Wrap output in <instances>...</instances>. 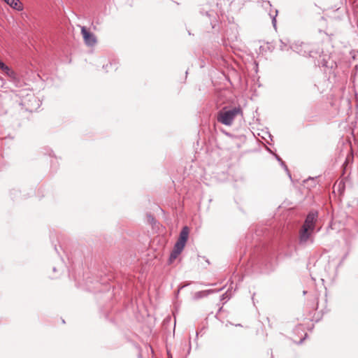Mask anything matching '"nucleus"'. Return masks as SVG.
Wrapping results in <instances>:
<instances>
[{"mask_svg":"<svg viewBox=\"0 0 358 358\" xmlns=\"http://www.w3.org/2000/svg\"><path fill=\"white\" fill-rule=\"evenodd\" d=\"M290 48L296 53L310 57H316L320 54V50L316 44L304 42H296L290 46Z\"/></svg>","mask_w":358,"mask_h":358,"instance_id":"1","label":"nucleus"},{"mask_svg":"<svg viewBox=\"0 0 358 358\" xmlns=\"http://www.w3.org/2000/svg\"><path fill=\"white\" fill-rule=\"evenodd\" d=\"M243 112L240 107H234L230 109L224 108L217 113V120L219 122L226 126H231L238 115H242Z\"/></svg>","mask_w":358,"mask_h":358,"instance_id":"2","label":"nucleus"},{"mask_svg":"<svg viewBox=\"0 0 358 358\" xmlns=\"http://www.w3.org/2000/svg\"><path fill=\"white\" fill-rule=\"evenodd\" d=\"M21 105L24 106L27 110L33 112L40 107L41 103L40 100L33 94H27L26 97L22 101Z\"/></svg>","mask_w":358,"mask_h":358,"instance_id":"3","label":"nucleus"},{"mask_svg":"<svg viewBox=\"0 0 358 358\" xmlns=\"http://www.w3.org/2000/svg\"><path fill=\"white\" fill-rule=\"evenodd\" d=\"M314 231L301 227L299 231V243L300 245L306 246L313 243L314 238L313 236Z\"/></svg>","mask_w":358,"mask_h":358,"instance_id":"4","label":"nucleus"},{"mask_svg":"<svg viewBox=\"0 0 358 358\" xmlns=\"http://www.w3.org/2000/svg\"><path fill=\"white\" fill-rule=\"evenodd\" d=\"M317 217L318 214L317 211H310L306 216L302 227L310 229V231H314Z\"/></svg>","mask_w":358,"mask_h":358,"instance_id":"5","label":"nucleus"},{"mask_svg":"<svg viewBox=\"0 0 358 358\" xmlns=\"http://www.w3.org/2000/svg\"><path fill=\"white\" fill-rule=\"evenodd\" d=\"M200 13L202 15L208 17L209 19L211 27L215 28L217 22V13L214 10L209 9L208 6H205L201 8Z\"/></svg>","mask_w":358,"mask_h":358,"instance_id":"6","label":"nucleus"},{"mask_svg":"<svg viewBox=\"0 0 358 358\" xmlns=\"http://www.w3.org/2000/svg\"><path fill=\"white\" fill-rule=\"evenodd\" d=\"M81 34L83 37L84 42L87 46L93 47L96 44L97 40L95 35L88 31L85 27H81Z\"/></svg>","mask_w":358,"mask_h":358,"instance_id":"7","label":"nucleus"},{"mask_svg":"<svg viewBox=\"0 0 358 358\" xmlns=\"http://www.w3.org/2000/svg\"><path fill=\"white\" fill-rule=\"evenodd\" d=\"M189 233V229L188 227L185 226L182 227V230L180 232L179 238L175 245H178L181 248H185L186 242L188 239V236Z\"/></svg>","mask_w":358,"mask_h":358,"instance_id":"8","label":"nucleus"},{"mask_svg":"<svg viewBox=\"0 0 358 358\" xmlns=\"http://www.w3.org/2000/svg\"><path fill=\"white\" fill-rule=\"evenodd\" d=\"M183 249H184L183 248H181L177 245H175L173 250L170 255L169 261L171 262L175 259H176L177 257L182 252Z\"/></svg>","mask_w":358,"mask_h":358,"instance_id":"9","label":"nucleus"},{"mask_svg":"<svg viewBox=\"0 0 358 358\" xmlns=\"http://www.w3.org/2000/svg\"><path fill=\"white\" fill-rule=\"evenodd\" d=\"M183 249H184L183 248H181L177 245H175L173 250L170 255L169 261L171 262L175 259H176L177 257L182 252Z\"/></svg>","mask_w":358,"mask_h":358,"instance_id":"10","label":"nucleus"},{"mask_svg":"<svg viewBox=\"0 0 358 358\" xmlns=\"http://www.w3.org/2000/svg\"><path fill=\"white\" fill-rule=\"evenodd\" d=\"M212 292H213V290H205V291L197 292L195 294V296L194 297L196 299H199V298L205 297V296H207L210 293H212Z\"/></svg>","mask_w":358,"mask_h":358,"instance_id":"11","label":"nucleus"},{"mask_svg":"<svg viewBox=\"0 0 358 358\" xmlns=\"http://www.w3.org/2000/svg\"><path fill=\"white\" fill-rule=\"evenodd\" d=\"M271 19H272V24H273V26L274 27L275 29H276V16L278 15V10H275V14L274 15H272V14H269Z\"/></svg>","mask_w":358,"mask_h":358,"instance_id":"12","label":"nucleus"},{"mask_svg":"<svg viewBox=\"0 0 358 358\" xmlns=\"http://www.w3.org/2000/svg\"><path fill=\"white\" fill-rule=\"evenodd\" d=\"M7 76H8L10 78H15V73L8 67V70H4L3 71Z\"/></svg>","mask_w":358,"mask_h":358,"instance_id":"13","label":"nucleus"},{"mask_svg":"<svg viewBox=\"0 0 358 358\" xmlns=\"http://www.w3.org/2000/svg\"><path fill=\"white\" fill-rule=\"evenodd\" d=\"M231 296V292L229 293V290H228L224 294H222V300H224V299L228 300L230 299Z\"/></svg>","mask_w":358,"mask_h":358,"instance_id":"14","label":"nucleus"},{"mask_svg":"<svg viewBox=\"0 0 358 358\" xmlns=\"http://www.w3.org/2000/svg\"><path fill=\"white\" fill-rule=\"evenodd\" d=\"M280 49L281 50H287V45L285 42L282 41V40L280 41Z\"/></svg>","mask_w":358,"mask_h":358,"instance_id":"15","label":"nucleus"},{"mask_svg":"<svg viewBox=\"0 0 358 358\" xmlns=\"http://www.w3.org/2000/svg\"><path fill=\"white\" fill-rule=\"evenodd\" d=\"M280 164L284 168V169L286 171L288 176L291 178H292L291 173H290L289 171L288 170V168H287V165L285 164V163L282 161V162H281Z\"/></svg>","mask_w":358,"mask_h":358,"instance_id":"16","label":"nucleus"},{"mask_svg":"<svg viewBox=\"0 0 358 358\" xmlns=\"http://www.w3.org/2000/svg\"><path fill=\"white\" fill-rule=\"evenodd\" d=\"M0 69L2 70V71H4V70H8V66L7 65H6L3 62H1L0 60Z\"/></svg>","mask_w":358,"mask_h":358,"instance_id":"17","label":"nucleus"},{"mask_svg":"<svg viewBox=\"0 0 358 358\" xmlns=\"http://www.w3.org/2000/svg\"><path fill=\"white\" fill-rule=\"evenodd\" d=\"M276 159H277V160H278V161H279L280 163H281V162H282V160L281 159V158H280V157H278V156H276Z\"/></svg>","mask_w":358,"mask_h":358,"instance_id":"18","label":"nucleus"},{"mask_svg":"<svg viewBox=\"0 0 358 358\" xmlns=\"http://www.w3.org/2000/svg\"><path fill=\"white\" fill-rule=\"evenodd\" d=\"M53 271H56V268L55 267H53Z\"/></svg>","mask_w":358,"mask_h":358,"instance_id":"19","label":"nucleus"},{"mask_svg":"<svg viewBox=\"0 0 358 358\" xmlns=\"http://www.w3.org/2000/svg\"><path fill=\"white\" fill-rule=\"evenodd\" d=\"M273 358V357H272Z\"/></svg>","mask_w":358,"mask_h":358,"instance_id":"20","label":"nucleus"}]
</instances>
